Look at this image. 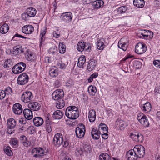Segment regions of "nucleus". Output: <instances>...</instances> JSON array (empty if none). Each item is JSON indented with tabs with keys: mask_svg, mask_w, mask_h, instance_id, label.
Instances as JSON below:
<instances>
[{
	"mask_svg": "<svg viewBox=\"0 0 160 160\" xmlns=\"http://www.w3.org/2000/svg\"><path fill=\"white\" fill-rule=\"evenodd\" d=\"M65 115L70 119L74 120L79 116V112L77 107L72 106L68 107L65 112Z\"/></svg>",
	"mask_w": 160,
	"mask_h": 160,
	"instance_id": "nucleus-1",
	"label": "nucleus"
},
{
	"mask_svg": "<svg viewBox=\"0 0 160 160\" xmlns=\"http://www.w3.org/2000/svg\"><path fill=\"white\" fill-rule=\"evenodd\" d=\"M137 118L138 122L144 127H147L149 126V122L148 117L143 113H138Z\"/></svg>",
	"mask_w": 160,
	"mask_h": 160,
	"instance_id": "nucleus-2",
	"label": "nucleus"
},
{
	"mask_svg": "<svg viewBox=\"0 0 160 160\" xmlns=\"http://www.w3.org/2000/svg\"><path fill=\"white\" fill-rule=\"evenodd\" d=\"M85 131V126L82 123H79L76 128V136L78 138H81L84 137Z\"/></svg>",
	"mask_w": 160,
	"mask_h": 160,
	"instance_id": "nucleus-3",
	"label": "nucleus"
},
{
	"mask_svg": "<svg viewBox=\"0 0 160 160\" xmlns=\"http://www.w3.org/2000/svg\"><path fill=\"white\" fill-rule=\"evenodd\" d=\"M26 66V64L24 62H18L13 67L12 72L15 74L19 73L25 70Z\"/></svg>",
	"mask_w": 160,
	"mask_h": 160,
	"instance_id": "nucleus-4",
	"label": "nucleus"
},
{
	"mask_svg": "<svg viewBox=\"0 0 160 160\" xmlns=\"http://www.w3.org/2000/svg\"><path fill=\"white\" fill-rule=\"evenodd\" d=\"M147 47L145 44L138 43L135 46V52L138 54L144 53L147 50Z\"/></svg>",
	"mask_w": 160,
	"mask_h": 160,
	"instance_id": "nucleus-5",
	"label": "nucleus"
},
{
	"mask_svg": "<svg viewBox=\"0 0 160 160\" xmlns=\"http://www.w3.org/2000/svg\"><path fill=\"white\" fill-rule=\"evenodd\" d=\"M134 150L138 155V158H141L143 157L145 153V148L141 145H137L134 148Z\"/></svg>",
	"mask_w": 160,
	"mask_h": 160,
	"instance_id": "nucleus-6",
	"label": "nucleus"
},
{
	"mask_svg": "<svg viewBox=\"0 0 160 160\" xmlns=\"http://www.w3.org/2000/svg\"><path fill=\"white\" fill-rule=\"evenodd\" d=\"M28 75L25 73H22L19 75L17 79L18 83L20 85L26 84L28 81Z\"/></svg>",
	"mask_w": 160,
	"mask_h": 160,
	"instance_id": "nucleus-7",
	"label": "nucleus"
},
{
	"mask_svg": "<svg viewBox=\"0 0 160 160\" xmlns=\"http://www.w3.org/2000/svg\"><path fill=\"white\" fill-rule=\"evenodd\" d=\"M33 98L32 93L30 91H26L23 92L21 97V100L25 103L29 102Z\"/></svg>",
	"mask_w": 160,
	"mask_h": 160,
	"instance_id": "nucleus-8",
	"label": "nucleus"
},
{
	"mask_svg": "<svg viewBox=\"0 0 160 160\" xmlns=\"http://www.w3.org/2000/svg\"><path fill=\"white\" fill-rule=\"evenodd\" d=\"M128 41L127 38H122L119 41L118 44V48L125 51L127 49L128 46Z\"/></svg>",
	"mask_w": 160,
	"mask_h": 160,
	"instance_id": "nucleus-9",
	"label": "nucleus"
},
{
	"mask_svg": "<svg viewBox=\"0 0 160 160\" xmlns=\"http://www.w3.org/2000/svg\"><path fill=\"white\" fill-rule=\"evenodd\" d=\"M72 15L70 12L63 13L61 15V18L62 21L65 23H69L72 19Z\"/></svg>",
	"mask_w": 160,
	"mask_h": 160,
	"instance_id": "nucleus-10",
	"label": "nucleus"
},
{
	"mask_svg": "<svg viewBox=\"0 0 160 160\" xmlns=\"http://www.w3.org/2000/svg\"><path fill=\"white\" fill-rule=\"evenodd\" d=\"M60 89H58L54 91L52 95L53 98L57 101L56 102V107L58 108H60Z\"/></svg>",
	"mask_w": 160,
	"mask_h": 160,
	"instance_id": "nucleus-11",
	"label": "nucleus"
},
{
	"mask_svg": "<svg viewBox=\"0 0 160 160\" xmlns=\"http://www.w3.org/2000/svg\"><path fill=\"white\" fill-rule=\"evenodd\" d=\"M32 153L35 157L43 156L45 155V152L41 148H35L32 149Z\"/></svg>",
	"mask_w": 160,
	"mask_h": 160,
	"instance_id": "nucleus-12",
	"label": "nucleus"
},
{
	"mask_svg": "<svg viewBox=\"0 0 160 160\" xmlns=\"http://www.w3.org/2000/svg\"><path fill=\"white\" fill-rule=\"evenodd\" d=\"M128 160H136L138 158V155L134 149H131L128 151L126 154Z\"/></svg>",
	"mask_w": 160,
	"mask_h": 160,
	"instance_id": "nucleus-13",
	"label": "nucleus"
},
{
	"mask_svg": "<svg viewBox=\"0 0 160 160\" xmlns=\"http://www.w3.org/2000/svg\"><path fill=\"white\" fill-rule=\"evenodd\" d=\"M130 137L136 141H141L143 139V136L141 134L137 132L131 133L130 135Z\"/></svg>",
	"mask_w": 160,
	"mask_h": 160,
	"instance_id": "nucleus-14",
	"label": "nucleus"
},
{
	"mask_svg": "<svg viewBox=\"0 0 160 160\" xmlns=\"http://www.w3.org/2000/svg\"><path fill=\"white\" fill-rule=\"evenodd\" d=\"M12 110L15 114H20L22 111V106L19 103H16L13 105Z\"/></svg>",
	"mask_w": 160,
	"mask_h": 160,
	"instance_id": "nucleus-15",
	"label": "nucleus"
},
{
	"mask_svg": "<svg viewBox=\"0 0 160 160\" xmlns=\"http://www.w3.org/2000/svg\"><path fill=\"white\" fill-rule=\"evenodd\" d=\"M25 50L23 49L22 46L17 45L14 47L13 50V54L14 55H21L24 53Z\"/></svg>",
	"mask_w": 160,
	"mask_h": 160,
	"instance_id": "nucleus-16",
	"label": "nucleus"
},
{
	"mask_svg": "<svg viewBox=\"0 0 160 160\" xmlns=\"http://www.w3.org/2000/svg\"><path fill=\"white\" fill-rule=\"evenodd\" d=\"M34 31V28L32 25H28L24 26L22 29L23 33L26 34H30L32 33Z\"/></svg>",
	"mask_w": 160,
	"mask_h": 160,
	"instance_id": "nucleus-17",
	"label": "nucleus"
},
{
	"mask_svg": "<svg viewBox=\"0 0 160 160\" xmlns=\"http://www.w3.org/2000/svg\"><path fill=\"white\" fill-rule=\"evenodd\" d=\"M28 107L30 109L34 111H38L41 108V105L37 102H31L28 105Z\"/></svg>",
	"mask_w": 160,
	"mask_h": 160,
	"instance_id": "nucleus-18",
	"label": "nucleus"
},
{
	"mask_svg": "<svg viewBox=\"0 0 160 160\" xmlns=\"http://www.w3.org/2000/svg\"><path fill=\"white\" fill-rule=\"evenodd\" d=\"M97 64V62L95 60L90 59L87 67L88 70L89 72L93 70L94 69Z\"/></svg>",
	"mask_w": 160,
	"mask_h": 160,
	"instance_id": "nucleus-19",
	"label": "nucleus"
},
{
	"mask_svg": "<svg viewBox=\"0 0 160 160\" xmlns=\"http://www.w3.org/2000/svg\"><path fill=\"white\" fill-rule=\"evenodd\" d=\"M126 125L125 122L122 120L118 119L115 123V126L118 129L123 130Z\"/></svg>",
	"mask_w": 160,
	"mask_h": 160,
	"instance_id": "nucleus-20",
	"label": "nucleus"
},
{
	"mask_svg": "<svg viewBox=\"0 0 160 160\" xmlns=\"http://www.w3.org/2000/svg\"><path fill=\"white\" fill-rule=\"evenodd\" d=\"M23 113L26 119L28 120L33 118L32 111L30 109H25L23 111Z\"/></svg>",
	"mask_w": 160,
	"mask_h": 160,
	"instance_id": "nucleus-21",
	"label": "nucleus"
},
{
	"mask_svg": "<svg viewBox=\"0 0 160 160\" xmlns=\"http://www.w3.org/2000/svg\"><path fill=\"white\" fill-rule=\"evenodd\" d=\"M96 112L94 109H91L89 111L88 118L90 122H94L96 119Z\"/></svg>",
	"mask_w": 160,
	"mask_h": 160,
	"instance_id": "nucleus-22",
	"label": "nucleus"
},
{
	"mask_svg": "<svg viewBox=\"0 0 160 160\" xmlns=\"http://www.w3.org/2000/svg\"><path fill=\"white\" fill-rule=\"evenodd\" d=\"M101 132L98 129V130L96 128H92L91 132V135L93 139L97 140L99 138Z\"/></svg>",
	"mask_w": 160,
	"mask_h": 160,
	"instance_id": "nucleus-23",
	"label": "nucleus"
},
{
	"mask_svg": "<svg viewBox=\"0 0 160 160\" xmlns=\"http://www.w3.org/2000/svg\"><path fill=\"white\" fill-rule=\"evenodd\" d=\"M24 53L28 60L32 61L34 59V57L33 54L30 50H27L25 51H24Z\"/></svg>",
	"mask_w": 160,
	"mask_h": 160,
	"instance_id": "nucleus-24",
	"label": "nucleus"
},
{
	"mask_svg": "<svg viewBox=\"0 0 160 160\" xmlns=\"http://www.w3.org/2000/svg\"><path fill=\"white\" fill-rule=\"evenodd\" d=\"M104 4L102 0H96L91 2V4L94 9H98L102 6Z\"/></svg>",
	"mask_w": 160,
	"mask_h": 160,
	"instance_id": "nucleus-25",
	"label": "nucleus"
},
{
	"mask_svg": "<svg viewBox=\"0 0 160 160\" xmlns=\"http://www.w3.org/2000/svg\"><path fill=\"white\" fill-rule=\"evenodd\" d=\"M34 124L36 126H39L42 125L44 122L43 119L40 117H36L33 119Z\"/></svg>",
	"mask_w": 160,
	"mask_h": 160,
	"instance_id": "nucleus-26",
	"label": "nucleus"
},
{
	"mask_svg": "<svg viewBox=\"0 0 160 160\" xmlns=\"http://www.w3.org/2000/svg\"><path fill=\"white\" fill-rule=\"evenodd\" d=\"M133 4L134 6L138 8H142L145 5V2L144 0H134Z\"/></svg>",
	"mask_w": 160,
	"mask_h": 160,
	"instance_id": "nucleus-27",
	"label": "nucleus"
},
{
	"mask_svg": "<svg viewBox=\"0 0 160 160\" xmlns=\"http://www.w3.org/2000/svg\"><path fill=\"white\" fill-rule=\"evenodd\" d=\"M60 133H58L55 135L53 139V143L57 148L60 146Z\"/></svg>",
	"mask_w": 160,
	"mask_h": 160,
	"instance_id": "nucleus-28",
	"label": "nucleus"
},
{
	"mask_svg": "<svg viewBox=\"0 0 160 160\" xmlns=\"http://www.w3.org/2000/svg\"><path fill=\"white\" fill-rule=\"evenodd\" d=\"M28 15L30 17H34L36 14L37 11L33 7H30L27 8L26 10Z\"/></svg>",
	"mask_w": 160,
	"mask_h": 160,
	"instance_id": "nucleus-29",
	"label": "nucleus"
},
{
	"mask_svg": "<svg viewBox=\"0 0 160 160\" xmlns=\"http://www.w3.org/2000/svg\"><path fill=\"white\" fill-rule=\"evenodd\" d=\"M151 105L150 102H147L143 104L141 107V109L144 112H149L151 110Z\"/></svg>",
	"mask_w": 160,
	"mask_h": 160,
	"instance_id": "nucleus-30",
	"label": "nucleus"
},
{
	"mask_svg": "<svg viewBox=\"0 0 160 160\" xmlns=\"http://www.w3.org/2000/svg\"><path fill=\"white\" fill-rule=\"evenodd\" d=\"M86 60L84 56H81L78 59L77 66L80 68H83V65L86 62Z\"/></svg>",
	"mask_w": 160,
	"mask_h": 160,
	"instance_id": "nucleus-31",
	"label": "nucleus"
},
{
	"mask_svg": "<svg viewBox=\"0 0 160 160\" xmlns=\"http://www.w3.org/2000/svg\"><path fill=\"white\" fill-rule=\"evenodd\" d=\"M46 128L48 127H52L53 122L50 120V115L48 114L46 116V120H45Z\"/></svg>",
	"mask_w": 160,
	"mask_h": 160,
	"instance_id": "nucleus-32",
	"label": "nucleus"
},
{
	"mask_svg": "<svg viewBox=\"0 0 160 160\" xmlns=\"http://www.w3.org/2000/svg\"><path fill=\"white\" fill-rule=\"evenodd\" d=\"M98 129L101 133L108 132V128L107 125L103 123H100L98 127Z\"/></svg>",
	"mask_w": 160,
	"mask_h": 160,
	"instance_id": "nucleus-33",
	"label": "nucleus"
},
{
	"mask_svg": "<svg viewBox=\"0 0 160 160\" xmlns=\"http://www.w3.org/2000/svg\"><path fill=\"white\" fill-rule=\"evenodd\" d=\"M87 47L86 46L85 42H79L77 45V49L79 51L82 52Z\"/></svg>",
	"mask_w": 160,
	"mask_h": 160,
	"instance_id": "nucleus-34",
	"label": "nucleus"
},
{
	"mask_svg": "<svg viewBox=\"0 0 160 160\" xmlns=\"http://www.w3.org/2000/svg\"><path fill=\"white\" fill-rule=\"evenodd\" d=\"M9 29V27L7 24H4L0 28V32L2 34L7 33Z\"/></svg>",
	"mask_w": 160,
	"mask_h": 160,
	"instance_id": "nucleus-35",
	"label": "nucleus"
},
{
	"mask_svg": "<svg viewBox=\"0 0 160 160\" xmlns=\"http://www.w3.org/2000/svg\"><path fill=\"white\" fill-rule=\"evenodd\" d=\"M88 91L91 95L94 96L97 91L96 87L91 85L88 88Z\"/></svg>",
	"mask_w": 160,
	"mask_h": 160,
	"instance_id": "nucleus-36",
	"label": "nucleus"
},
{
	"mask_svg": "<svg viewBox=\"0 0 160 160\" xmlns=\"http://www.w3.org/2000/svg\"><path fill=\"white\" fill-rule=\"evenodd\" d=\"M13 65V63L11 59H7L4 64V67L8 69L11 68Z\"/></svg>",
	"mask_w": 160,
	"mask_h": 160,
	"instance_id": "nucleus-37",
	"label": "nucleus"
},
{
	"mask_svg": "<svg viewBox=\"0 0 160 160\" xmlns=\"http://www.w3.org/2000/svg\"><path fill=\"white\" fill-rule=\"evenodd\" d=\"M99 160H111L110 156L107 153H102L99 156Z\"/></svg>",
	"mask_w": 160,
	"mask_h": 160,
	"instance_id": "nucleus-38",
	"label": "nucleus"
},
{
	"mask_svg": "<svg viewBox=\"0 0 160 160\" xmlns=\"http://www.w3.org/2000/svg\"><path fill=\"white\" fill-rule=\"evenodd\" d=\"M7 123L8 127H12V128H14L16 124V121L12 118L9 119L8 120Z\"/></svg>",
	"mask_w": 160,
	"mask_h": 160,
	"instance_id": "nucleus-39",
	"label": "nucleus"
},
{
	"mask_svg": "<svg viewBox=\"0 0 160 160\" xmlns=\"http://www.w3.org/2000/svg\"><path fill=\"white\" fill-rule=\"evenodd\" d=\"M53 118L55 119H60V110L55 111L52 114Z\"/></svg>",
	"mask_w": 160,
	"mask_h": 160,
	"instance_id": "nucleus-40",
	"label": "nucleus"
},
{
	"mask_svg": "<svg viewBox=\"0 0 160 160\" xmlns=\"http://www.w3.org/2000/svg\"><path fill=\"white\" fill-rule=\"evenodd\" d=\"M4 152L8 155L11 156L12 155V152L10 147L8 146L4 149Z\"/></svg>",
	"mask_w": 160,
	"mask_h": 160,
	"instance_id": "nucleus-41",
	"label": "nucleus"
},
{
	"mask_svg": "<svg viewBox=\"0 0 160 160\" xmlns=\"http://www.w3.org/2000/svg\"><path fill=\"white\" fill-rule=\"evenodd\" d=\"M127 10V8L126 6H122L118 8L117 11L118 13L122 14L124 13Z\"/></svg>",
	"mask_w": 160,
	"mask_h": 160,
	"instance_id": "nucleus-42",
	"label": "nucleus"
},
{
	"mask_svg": "<svg viewBox=\"0 0 160 160\" xmlns=\"http://www.w3.org/2000/svg\"><path fill=\"white\" fill-rule=\"evenodd\" d=\"M97 47L98 49L102 50L104 48V43L102 42L99 40L97 43Z\"/></svg>",
	"mask_w": 160,
	"mask_h": 160,
	"instance_id": "nucleus-43",
	"label": "nucleus"
},
{
	"mask_svg": "<svg viewBox=\"0 0 160 160\" xmlns=\"http://www.w3.org/2000/svg\"><path fill=\"white\" fill-rule=\"evenodd\" d=\"M74 85V82L73 80L71 79H68L66 83V85L67 87H71L73 86Z\"/></svg>",
	"mask_w": 160,
	"mask_h": 160,
	"instance_id": "nucleus-44",
	"label": "nucleus"
},
{
	"mask_svg": "<svg viewBox=\"0 0 160 160\" xmlns=\"http://www.w3.org/2000/svg\"><path fill=\"white\" fill-rule=\"evenodd\" d=\"M98 73L97 72H95L91 75L89 78L88 79V81L89 82H92L93 78H97L98 76Z\"/></svg>",
	"mask_w": 160,
	"mask_h": 160,
	"instance_id": "nucleus-45",
	"label": "nucleus"
},
{
	"mask_svg": "<svg viewBox=\"0 0 160 160\" xmlns=\"http://www.w3.org/2000/svg\"><path fill=\"white\" fill-rule=\"evenodd\" d=\"M30 17L28 15L27 11L22 14V18L24 20L27 21L28 20Z\"/></svg>",
	"mask_w": 160,
	"mask_h": 160,
	"instance_id": "nucleus-46",
	"label": "nucleus"
},
{
	"mask_svg": "<svg viewBox=\"0 0 160 160\" xmlns=\"http://www.w3.org/2000/svg\"><path fill=\"white\" fill-rule=\"evenodd\" d=\"M11 144L12 145L15 147H17L18 146V140L16 138H13L11 139L10 140Z\"/></svg>",
	"mask_w": 160,
	"mask_h": 160,
	"instance_id": "nucleus-47",
	"label": "nucleus"
},
{
	"mask_svg": "<svg viewBox=\"0 0 160 160\" xmlns=\"http://www.w3.org/2000/svg\"><path fill=\"white\" fill-rule=\"evenodd\" d=\"M6 95V92L5 91L0 90V100L3 99Z\"/></svg>",
	"mask_w": 160,
	"mask_h": 160,
	"instance_id": "nucleus-48",
	"label": "nucleus"
},
{
	"mask_svg": "<svg viewBox=\"0 0 160 160\" xmlns=\"http://www.w3.org/2000/svg\"><path fill=\"white\" fill-rule=\"evenodd\" d=\"M84 149L87 152H90L91 150V147L90 145L86 144L84 146Z\"/></svg>",
	"mask_w": 160,
	"mask_h": 160,
	"instance_id": "nucleus-49",
	"label": "nucleus"
},
{
	"mask_svg": "<svg viewBox=\"0 0 160 160\" xmlns=\"http://www.w3.org/2000/svg\"><path fill=\"white\" fill-rule=\"evenodd\" d=\"M75 152L78 155H80L81 156L82 155L83 152L82 149L81 148H77Z\"/></svg>",
	"mask_w": 160,
	"mask_h": 160,
	"instance_id": "nucleus-50",
	"label": "nucleus"
},
{
	"mask_svg": "<svg viewBox=\"0 0 160 160\" xmlns=\"http://www.w3.org/2000/svg\"><path fill=\"white\" fill-rule=\"evenodd\" d=\"M49 74L52 77H56L57 75V71L56 70H51L49 72Z\"/></svg>",
	"mask_w": 160,
	"mask_h": 160,
	"instance_id": "nucleus-51",
	"label": "nucleus"
},
{
	"mask_svg": "<svg viewBox=\"0 0 160 160\" xmlns=\"http://www.w3.org/2000/svg\"><path fill=\"white\" fill-rule=\"evenodd\" d=\"M148 30H142L141 32V35H142L144 38L147 39V34H148Z\"/></svg>",
	"mask_w": 160,
	"mask_h": 160,
	"instance_id": "nucleus-52",
	"label": "nucleus"
},
{
	"mask_svg": "<svg viewBox=\"0 0 160 160\" xmlns=\"http://www.w3.org/2000/svg\"><path fill=\"white\" fill-rule=\"evenodd\" d=\"M141 65L142 63L139 61H135L134 62V65L136 67V68H140Z\"/></svg>",
	"mask_w": 160,
	"mask_h": 160,
	"instance_id": "nucleus-53",
	"label": "nucleus"
},
{
	"mask_svg": "<svg viewBox=\"0 0 160 160\" xmlns=\"http://www.w3.org/2000/svg\"><path fill=\"white\" fill-rule=\"evenodd\" d=\"M14 128L12 127H8L7 130V132L10 134H12L14 132Z\"/></svg>",
	"mask_w": 160,
	"mask_h": 160,
	"instance_id": "nucleus-54",
	"label": "nucleus"
},
{
	"mask_svg": "<svg viewBox=\"0 0 160 160\" xmlns=\"http://www.w3.org/2000/svg\"><path fill=\"white\" fill-rule=\"evenodd\" d=\"M53 36L55 38H58L60 36V32L58 30H57L56 31H54L53 32Z\"/></svg>",
	"mask_w": 160,
	"mask_h": 160,
	"instance_id": "nucleus-55",
	"label": "nucleus"
},
{
	"mask_svg": "<svg viewBox=\"0 0 160 160\" xmlns=\"http://www.w3.org/2000/svg\"><path fill=\"white\" fill-rule=\"evenodd\" d=\"M62 137V135H61ZM61 138H62V144L63 147L64 148H66L67 147L68 145V142H67L66 140L65 141H63L62 139V137H61Z\"/></svg>",
	"mask_w": 160,
	"mask_h": 160,
	"instance_id": "nucleus-56",
	"label": "nucleus"
},
{
	"mask_svg": "<svg viewBox=\"0 0 160 160\" xmlns=\"http://www.w3.org/2000/svg\"><path fill=\"white\" fill-rule=\"evenodd\" d=\"M68 63L67 61L65 62H63L62 60L61 61V69H65Z\"/></svg>",
	"mask_w": 160,
	"mask_h": 160,
	"instance_id": "nucleus-57",
	"label": "nucleus"
},
{
	"mask_svg": "<svg viewBox=\"0 0 160 160\" xmlns=\"http://www.w3.org/2000/svg\"><path fill=\"white\" fill-rule=\"evenodd\" d=\"M153 64L156 67H158L160 68V60H154L153 62Z\"/></svg>",
	"mask_w": 160,
	"mask_h": 160,
	"instance_id": "nucleus-58",
	"label": "nucleus"
},
{
	"mask_svg": "<svg viewBox=\"0 0 160 160\" xmlns=\"http://www.w3.org/2000/svg\"><path fill=\"white\" fill-rule=\"evenodd\" d=\"M62 45L61 46V48L62 49V52L61 51V53H64L65 52L66 50V46L65 45L63 44V42H61Z\"/></svg>",
	"mask_w": 160,
	"mask_h": 160,
	"instance_id": "nucleus-59",
	"label": "nucleus"
},
{
	"mask_svg": "<svg viewBox=\"0 0 160 160\" xmlns=\"http://www.w3.org/2000/svg\"><path fill=\"white\" fill-rule=\"evenodd\" d=\"M6 92V94L8 95L12 92V90L10 87L7 88L4 90Z\"/></svg>",
	"mask_w": 160,
	"mask_h": 160,
	"instance_id": "nucleus-60",
	"label": "nucleus"
},
{
	"mask_svg": "<svg viewBox=\"0 0 160 160\" xmlns=\"http://www.w3.org/2000/svg\"><path fill=\"white\" fill-rule=\"evenodd\" d=\"M22 143L23 145L25 147H28L31 145L30 142L28 141L27 139H26V140H25L24 142H23Z\"/></svg>",
	"mask_w": 160,
	"mask_h": 160,
	"instance_id": "nucleus-61",
	"label": "nucleus"
},
{
	"mask_svg": "<svg viewBox=\"0 0 160 160\" xmlns=\"http://www.w3.org/2000/svg\"><path fill=\"white\" fill-rule=\"evenodd\" d=\"M107 133L108 132L105 133V132H103V133H101L100 134H101L103 138L104 139H106L108 137V135Z\"/></svg>",
	"mask_w": 160,
	"mask_h": 160,
	"instance_id": "nucleus-62",
	"label": "nucleus"
},
{
	"mask_svg": "<svg viewBox=\"0 0 160 160\" xmlns=\"http://www.w3.org/2000/svg\"><path fill=\"white\" fill-rule=\"evenodd\" d=\"M149 37V38L151 39L153 37V33L152 32L148 30V34H147V38Z\"/></svg>",
	"mask_w": 160,
	"mask_h": 160,
	"instance_id": "nucleus-63",
	"label": "nucleus"
},
{
	"mask_svg": "<svg viewBox=\"0 0 160 160\" xmlns=\"http://www.w3.org/2000/svg\"><path fill=\"white\" fill-rule=\"evenodd\" d=\"M57 51V49L55 48H52L49 49L48 51V52L50 54H53L54 53L56 52Z\"/></svg>",
	"mask_w": 160,
	"mask_h": 160,
	"instance_id": "nucleus-64",
	"label": "nucleus"
}]
</instances>
